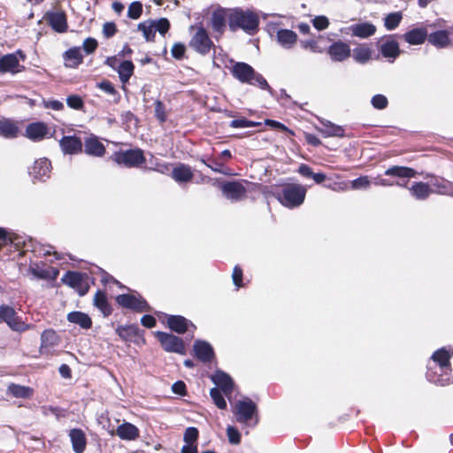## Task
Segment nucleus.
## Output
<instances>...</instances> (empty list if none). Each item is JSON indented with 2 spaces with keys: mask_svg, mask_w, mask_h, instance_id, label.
Returning a JSON list of instances; mask_svg holds the SVG:
<instances>
[{
  "mask_svg": "<svg viewBox=\"0 0 453 453\" xmlns=\"http://www.w3.org/2000/svg\"><path fill=\"white\" fill-rule=\"evenodd\" d=\"M453 356V348L443 347L437 349L431 357L432 363L428 364L426 378L429 381L446 386L451 383L450 358Z\"/></svg>",
  "mask_w": 453,
  "mask_h": 453,
  "instance_id": "nucleus-1",
  "label": "nucleus"
},
{
  "mask_svg": "<svg viewBox=\"0 0 453 453\" xmlns=\"http://www.w3.org/2000/svg\"><path fill=\"white\" fill-rule=\"evenodd\" d=\"M259 25L258 16L250 10L240 8L231 9L230 13V30L236 31L242 29L249 35L257 33Z\"/></svg>",
  "mask_w": 453,
  "mask_h": 453,
  "instance_id": "nucleus-2",
  "label": "nucleus"
},
{
  "mask_svg": "<svg viewBox=\"0 0 453 453\" xmlns=\"http://www.w3.org/2000/svg\"><path fill=\"white\" fill-rule=\"evenodd\" d=\"M61 283H108V274L102 268L93 265L87 271H68Z\"/></svg>",
  "mask_w": 453,
  "mask_h": 453,
  "instance_id": "nucleus-3",
  "label": "nucleus"
},
{
  "mask_svg": "<svg viewBox=\"0 0 453 453\" xmlns=\"http://www.w3.org/2000/svg\"><path fill=\"white\" fill-rule=\"evenodd\" d=\"M231 72L233 76L242 83L257 86L261 89L271 91V88L265 79L260 73H256L252 66L246 63H235Z\"/></svg>",
  "mask_w": 453,
  "mask_h": 453,
  "instance_id": "nucleus-4",
  "label": "nucleus"
},
{
  "mask_svg": "<svg viewBox=\"0 0 453 453\" xmlns=\"http://www.w3.org/2000/svg\"><path fill=\"white\" fill-rule=\"evenodd\" d=\"M307 193L305 186L296 183L285 185L278 196L280 203L287 208L299 207L304 202Z\"/></svg>",
  "mask_w": 453,
  "mask_h": 453,
  "instance_id": "nucleus-5",
  "label": "nucleus"
},
{
  "mask_svg": "<svg viewBox=\"0 0 453 453\" xmlns=\"http://www.w3.org/2000/svg\"><path fill=\"white\" fill-rule=\"evenodd\" d=\"M0 322H4L15 332L23 333L35 328V324L24 322L13 307L7 304L0 305Z\"/></svg>",
  "mask_w": 453,
  "mask_h": 453,
  "instance_id": "nucleus-6",
  "label": "nucleus"
},
{
  "mask_svg": "<svg viewBox=\"0 0 453 453\" xmlns=\"http://www.w3.org/2000/svg\"><path fill=\"white\" fill-rule=\"evenodd\" d=\"M233 412L239 423L246 426L253 422V426L257 423V406L250 398H244L235 403Z\"/></svg>",
  "mask_w": 453,
  "mask_h": 453,
  "instance_id": "nucleus-7",
  "label": "nucleus"
},
{
  "mask_svg": "<svg viewBox=\"0 0 453 453\" xmlns=\"http://www.w3.org/2000/svg\"><path fill=\"white\" fill-rule=\"evenodd\" d=\"M116 302L123 309L135 313H142L151 310L147 301L137 292L119 295L116 297Z\"/></svg>",
  "mask_w": 453,
  "mask_h": 453,
  "instance_id": "nucleus-8",
  "label": "nucleus"
},
{
  "mask_svg": "<svg viewBox=\"0 0 453 453\" xmlns=\"http://www.w3.org/2000/svg\"><path fill=\"white\" fill-rule=\"evenodd\" d=\"M28 273L36 280H55L59 271L52 266H48L44 262H31Z\"/></svg>",
  "mask_w": 453,
  "mask_h": 453,
  "instance_id": "nucleus-9",
  "label": "nucleus"
},
{
  "mask_svg": "<svg viewBox=\"0 0 453 453\" xmlns=\"http://www.w3.org/2000/svg\"><path fill=\"white\" fill-rule=\"evenodd\" d=\"M156 335L165 351L185 354V346L180 337L163 332H156Z\"/></svg>",
  "mask_w": 453,
  "mask_h": 453,
  "instance_id": "nucleus-10",
  "label": "nucleus"
},
{
  "mask_svg": "<svg viewBox=\"0 0 453 453\" xmlns=\"http://www.w3.org/2000/svg\"><path fill=\"white\" fill-rule=\"evenodd\" d=\"M212 45V41L203 27H198L189 42V46L202 55L209 53Z\"/></svg>",
  "mask_w": 453,
  "mask_h": 453,
  "instance_id": "nucleus-11",
  "label": "nucleus"
},
{
  "mask_svg": "<svg viewBox=\"0 0 453 453\" xmlns=\"http://www.w3.org/2000/svg\"><path fill=\"white\" fill-rule=\"evenodd\" d=\"M60 343V337L52 328L45 329L41 334L40 354L49 357L53 354L54 349Z\"/></svg>",
  "mask_w": 453,
  "mask_h": 453,
  "instance_id": "nucleus-12",
  "label": "nucleus"
},
{
  "mask_svg": "<svg viewBox=\"0 0 453 453\" xmlns=\"http://www.w3.org/2000/svg\"><path fill=\"white\" fill-rule=\"evenodd\" d=\"M18 56H19L22 60L25 59V55L20 50H17L15 53L0 56V73H17L20 72L24 67L19 65Z\"/></svg>",
  "mask_w": 453,
  "mask_h": 453,
  "instance_id": "nucleus-13",
  "label": "nucleus"
},
{
  "mask_svg": "<svg viewBox=\"0 0 453 453\" xmlns=\"http://www.w3.org/2000/svg\"><path fill=\"white\" fill-rule=\"evenodd\" d=\"M230 13L231 9L217 8L212 11L210 18V26L215 33L222 35L226 29V23L230 27Z\"/></svg>",
  "mask_w": 453,
  "mask_h": 453,
  "instance_id": "nucleus-14",
  "label": "nucleus"
},
{
  "mask_svg": "<svg viewBox=\"0 0 453 453\" xmlns=\"http://www.w3.org/2000/svg\"><path fill=\"white\" fill-rule=\"evenodd\" d=\"M24 237L25 242H22L21 247L24 249L25 252L31 251L41 257H47L53 254L56 259H60V256L57 251L54 250L52 246L36 242L31 237Z\"/></svg>",
  "mask_w": 453,
  "mask_h": 453,
  "instance_id": "nucleus-15",
  "label": "nucleus"
},
{
  "mask_svg": "<svg viewBox=\"0 0 453 453\" xmlns=\"http://www.w3.org/2000/svg\"><path fill=\"white\" fill-rule=\"evenodd\" d=\"M50 161L42 157L35 161L34 165L29 169V174L34 180L45 181L50 176Z\"/></svg>",
  "mask_w": 453,
  "mask_h": 453,
  "instance_id": "nucleus-16",
  "label": "nucleus"
},
{
  "mask_svg": "<svg viewBox=\"0 0 453 453\" xmlns=\"http://www.w3.org/2000/svg\"><path fill=\"white\" fill-rule=\"evenodd\" d=\"M221 191L226 199L239 201L246 195V188L239 181H227L221 185Z\"/></svg>",
  "mask_w": 453,
  "mask_h": 453,
  "instance_id": "nucleus-17",
  "label": "nucleus"
},
{
  "mask_svg": "<svg viewBox=\"0 0 453 453\" xmlns=\"http://www.w3.org/2000/svg\"><path fill=\"white\" fill-rule=\"evenodd\" d=\"M115 161L127 166H138L144 161L141 150H130L120 154H115Z\"/></svg>",
  "mask_w": 453,
  "mask_h": 453,
  "instance_id": "nucleus-18",
  "label": "nucleus"
},
{
  "mask_svg": "<svg viewBox=\"0 0 453 453\" xmlns=\"http://www.w3.org/2000/svg\"><path fill=\"white\" fill-rule=\"evenodd\" d=\"M46 19L56 32L64 33L67 30L66 16L64 12H49Z\"/></svg>",
  "mask_w": 453,
  "mask_h": 453,
  "instance_id": "nucleus-19",
  "label": "nucleus"
},
{
  "mask_svg": "<svg viewBox=\"0 0 453 453\" xmlns=\"http://www.w3.org/2000/svg\"><path fill=\"white\" fill-rule=\"evenodd\" d=\"M328 54L334 61H343L350 56L349 46L343 42H336L328 49Z\"/></svg>",
  "mask_w": 453,
  "mask_h": 453,
  "instance_id": "nucleus-20",
  "label": "nucleus"
},
{
  "mask_svg": "<svg viewBox=\"0 0 453 453\" xmlns=\"http://www.w3.org/2000/svg\"><path fill=\"white\" fill-rule=\"evenodd\" d=\"M59 145L64 154H77L82 150V142L75 136H64Z\"/></svg>",
  "mask_w": 453,
  "mask_h": 453,
  "instance_id": "nucleus-21",
  "label": "nucleus"
},
{
  "mask_svg": "<svg viewBox=\"0 0 453 453\" xmlns=\"http://www.w3.org/2000/svg\"><path fill=\"white\" fill-rule=\"evenodd\" d=\"M116 434L124 441H135L140 436V430L129 422H123L117 427Z\"/></svg>",
  "mask_w": 453,
  "mask_h": 453,
  "instance_id": "nucleus-22",
  "label": "nucleus"
},
{
  "mask_svg": "<svg viewBox=\"0 0 453 453\" xmlns=\"http://www.w3.org/2000/svg\"><path fill=\"white\" fill-rule=\"evenodd\" d=\"M212 381L219 388V389L229 397V395L233 391L234 382L232 379L225 372L218 371L211 377Z\"/></svg>",
  "mask_w": 453,
  "mask_h": 453,
  "instance_id": "nucleus-23",
  "label": "nucleus"
},
{
  "mask_svg": "<svg viewBox=\"0 0 453 453\" xmlns=\"http://www.w3.org/2000/svg\"><path fill=\"white\" fill-rule=\"evenodd\" d=\"M73 449L75 453H83L87 446L85 433L80 428L71 429L69 432Z\"/></svg>",
  "mask_w": 453,
  "mask_h": 453,
  "instance_id": "nucleus-24",
  "label": "nucleus"
},
{
  "mask_svg": "<svg viewBox=\"0 0 453 453\" xmlns=\"http://www.w3.org/2000/svg\"><path fill=\"white\" fill-rule=\"evenodd\" d=\"M193 348L196 357L202 362H210L214 356L212 347L207 342L196 341Z\"/></svg>",
  "mask_w": 453,
  "mask_h": 453,
  "instance_id": "nucleus-25",
  "label": "nucleus"
},
{
  "mask_svg": "<svg viewBox=\"0 0 453 453\" xmlns=\"http://www.w3.org/2000/svg\"><path fill=\"white\" fill-rule=\"evenodd\" d=\"M48 134V127L42 122L29 124L26 128V136L32 141H41Z\"/></svg>",
  "mask_w": 453,
  "mask_h": 453,
  "instance_id": "nucleus-26",
  "label": "nucleus"
},
{
  "mask_svg": "<svg viewBox=\"0 0 453 453\" xmlns=\"http://www.w3.org/2000/svg\"><path fill=\"white\" fill-rule=\"evenodd\" d=\"M64 63L66 67L76 68L83 61V55L80 47H73L66 50L64 55Z\"/></svg>",
  "mask_w": 453,
  "mask_h": 453,
  "instance_id": "nucleus-27",
  "label": "nucleus"
},
{
  "mask_svg": "<svg viewBox=\"0 0 453 453\" xmlns=\"http://www.w3.org/2000/svg\"><path fill=\"white\" fill-rule=\"evenodd\" d=\"M316 128L325 137H342L344 135V130L342 127L327 120H321L319 126Z\"/></svg>",
  "mask_w": 453,
  "mask_h": 453,
  "instance_id": "nucleus-28",
  "label": "nucleus"
},
{
  "mask_svg": "<svg viewBox=\"0 0 453 453\" xmlns=\"http://www.w3.org/2000/svg\"><path fill=\"white\" fill-rule=\"evenodd\" d=\"M347 29L352 35L360 38H367L372 35L376 31L375 26L368 22L354 24Z\"/></svg>",
  "mask_w": 453,
  "mask_h": 453,
  "instance_id": "nucleus-29",
  "label": "nucleus"
},
{
  "mask_svg": "<svg viewBox=\"0 0 453 453\" xmlns=\"http://www.w3.org/2000/svg\"><path fill=\"white\" fill-rule=\"evenodd\" d=\"M380 51L384 58L394 61L400 53L398 42L392 38L387 39L381 42Z\"/></svg>",
  "mask_w": 453,
  "mask_h": 453,
  "instance_id": "nucleus-30",
  "label": "nucleus"
},
{
  "mask_svg": "<svg viewBox=\"0 0 453 453\" xmlns=\"http://www.w3.org/2000/svg\"><path fill=\"white\" fill-rule=\"evenodd\" d=\"M278 43L285 49H291L297 42V35L289 29H280L276 35Z\"/></svg>",
  "mask_w": 453,
  "mask_h": 453,
  "instance_id": "nucleus-31",
  "label": "nucleus"
},
{
  "mask_svg": "<svg viewBox=\"0 0 453 453\" xmlns=\"http://www.w3.org/2000/svg\"><path fill=\"white\" fill-rule=\"evenodd\" d=\"M7 394L15 398L29 399L34 395V389L28 386L11 383L8 385Z\"/></svg>",
  "mask_w": 453,
  "mask_h": 453,
  "instance_id": "nucleus-32",
  "label": "nucleus"
},
{
  "mask_svg": "<svg viewBox=\"0 0 453 453\" xmlns=\"http://www.w3.org/2000/svg\"><path fill=\"white\" fill-rule=\"evenodd\" d=\"M22 242H25V237L7 231L5 228L0 227V246L12 244L17 248H20Z\"/></svg>",
  "mask_w": 453,
  "mask_h": 453,
  "instance_id": "nucleus-33",
  "label": "nucleus"
},
{
  "mask_svg": "<svg viewBox=\"0 0 453 453\" xmlns=\"http://www.w3.org/2000/svg\"><path fill=\"white\" fill-rule=\"evenodd\" d=\"M67 320L70 323L80 326L83 329H89L92 326V319L82 311H71L67 314Z\"/></svg>",
  "mask_w": 453,
  "mask_h": 453,
  "instance_id": "nucleus-34",
  "label": "nucleus"
},
{
  "mask_svg": "<svg viewBox=\"0 0 453 453\" xmlns=\"http://www.w3.org/2000/svg\"><path fill=\"white\" fill-rule=\"evenodd\" d=\"M189 324L191 323L182 316L171 315L167 318L168 326L178 334L185 333Z\"/></svg>",
  "mask_w": 453,
  "mask_h": 453,
  "instance_id": "nucleus-35",
  "label": "nucleus"
},
{
  "mask_svg": "<svg viewBox=\"0 0 453 453\" xmlns=\"http://www.w3.org/2000/svg\"><path fill=\"white\" fill-rule=\"evenodd\" d=\"M172 177L179 183L188 182L192 179L193 172L188 165L180 164L173 168Z\"/></svg>",
  "mask_w": 453,
  "mask_h": 453,
  "instance_id": "nucleus-36",
  "label": "nucleus"
},
{
  "mask_svg": "<svg viewBox=\"0 0 453 453\" xmlns=\"http://www.w3.org/2000/svg\"><path fill=\"white\" fill-rule=\"evenodd\" d=\"M428 42L437 47V48H445L449 42V34L445 30H439L434 33H431L427 35Z\"/></svg>",
  "mask_w": 453,
  "mask_h": 453,
  "instance_id": "nucleus-37",
  "label": "nucleus"
},
{
  "mask_svg": "<svg viewBox=\"0 0 453 453\" xmlns=\"http://www.w3.org/2000/svg\"><path fill=\"white\" fill-rule=\"evenodd\" d=\"M427 37L425 28H414L403 35L404 40L411 45L422 44Z\"/></svg>",
  "mask_w": 453,
  "mask_h": 453,
  "instance_id": "nucleus-38",
  "label": "nucleus"
},
{
  "mask_svg": "<svg viewBox=\"0 0 453 453\" xmlns=\"http://www.w3.org/2000/svg\"><path fill=\"white\" fill-rule=\"evenodd\" d=\"M85 153L92 156L100 157L103 156L105 149L102 142L97 138L90 137L85 141Z\"/></svg>",
  "mask_w": 453,
  "mask_h": 453,
  "instance_id": "nucleus-39",
  "label": "nucleus"
},
{
  "mask_svg": "<svg viewBox=\"0 0 453 453\" xmlns=\"http://www.w3.org/2000/svg\"><path fill=\"white\" fill-rule=\"evenodd\" d=\"M409 189L411 196L418 200L426 199L433 192L428 184L424 182H416Z\"/></svg>",
  "mask_w": 453,
  "mask_h": 453,
  "instance_id": "nucleus-40",
  "label": "nucleus"
},
{
  "mask_svg": "<svg viewBox=\"0 0 453 453\" xmlns=\"http://www.w3.org/2000/svg\"><path fill=\"white\" fill-rule=\"evenodd\" d=\"M118 334L120 338L129 342L141 338L140 329L136 325L121 326L118 329Z\"/></svg>",
  "mask_w": 453,
  "mask_h": 453,
  "instance_id": "nucleus-41",
  "label": "nucleus"
},
{
  "mask_svg": "<svg viewBox=\"0 0 453 453\" xmlns=\"http://www.w3.org/2000/svg\"><path fill=\"white\" fill-rule=\"evenodd\" d=\"M17 125L10 119H0V134L5 138H14L18 135Z\"/></svg>",
  "mask_w": 453,
  "mask_h": 453,
  "instance_id": "nucleus-42",
  "label": "nucleus"
},
{
  "mask_svg": "<svg viewBox=\"0 0 453 453\" xmlns=\"http://www.w3.org/2000/svg\"><path fill=\"white\" fill-rule=\"evenodd\" d=\"M95 305L102 311L104 317L111 315V307L108 303L106 295L104 292L98 290L94 298Z\"/></svg>",
  "mask_w": 453,
  "mask_h": 453,
  "instance_id": "nucleus-43",
  "label": "nucleus"
},
{
  "mask_svg": "<svg viewBox=\"0 0 453 453\" xmlns=\"http://www.w3.org/2000/svg\"><path fill=\"white\" fill-rule=\"evenodd\" d=\"M134 64L129 60H125L121 62L118 67V73L119 80L123 83V87L128 81L129 78L134 73Z\"/></svg>",
  "mask_w": 453,
  "mask_h": 453,
  "instance_id": "nucleus-44",
  "label": "nucleus"
},
{
  "mask_svg": "<svg viewBox=\"0 0 453 453\" xmlns=\"http://www.w3.org/2000/svg\"><path fill=\"white\" fill-rule=\"evenodd\" d=\"M432 185L434 188L433 192L439 195L453 196V182L446 180H435Z\"/></svg>",
  "mask_w": 453,
  "mask_h": 453,
  "instance_id": "nucleus-45",
  "label": "nucleus"
},
{
  "mask_svg": "<svg viewBox=\"0 0 453 453\" xmlns=\"http://www.w3.org/2000/svg\"><path fill=\"white\" fill-rule=\"evenodd\" d=\"M415 170L405 166H392L386 170L385 174L399 178H411L415 176Z\"/></svg>",
  "mask_w": 453,
  "mask_h": 453,
  "instance_id": "nucleus-46",
  "label": "nucleus"
},
{
  "mask_svg": "<svg viewBox=\"0 0 453 453\" xmlns=\"http://www.w3.org/2000/svg\"><path fill=\"white\" fill-rule=\"evenodd\" d=\"M371 50L369 48L361 46L353 50V58L361 64L366 63L371 58Z\"/></svg>",
  "mask_w": 453,
  "mask_h": 453,
  "instance_id": "nucleus-47",
  "label": "nucleus"
},
{
  "mask_svg": "<svg viewBox=\"0 0 453 453\" xmlns=\"http://www.w3.org/2000/svg\"><path fill=\"white\" fill-rule=\"evenodd\" d=\"M138 29L142 32L144 38L150 41L154 38L156 31L152 20H147L138 25Z\"/></svg>",
  "mask_w": 453,
  "mask_h": 453,
  "instance_id": "nucleus-48",
  "label": "nucleus"
},
{
  "mask_svg": "<svg viewBox=\"0 0 453 453\" xmlns=\"http://www.w3.org/2000/svg\"><path fill=\"white\" fill-rule=\"evenodd\" d=\"M401 12H392L387 15L384 20V25L388 30H393L398 27L402 20Z\"/></svg>",
  "mask_w": 453,
  "mask_h": 453,
  "instance_id": "nucleus-49",
  "label": "nucleus"
},
{
  "mask_svg": "<svg viewBox=\"0 0 453 453\" xmlns=\"http://www.w3.org/2000/svg\"><path fill=\"white\" fill-rule=\"evenodd\" d=\"M66 104L69 108L81 111L84 108V102L78 95H71L66 98Z\"/></svg>",
  "mask_w": 453,
  "mask_h": 453,
  "instance_id": "nucleus-50",
  "label": "nucleus"
},
{
  "mask_svg": "<svg viewBox=\"0 0 453 453\" xmlns=\"http://www.w3.org/2000/svg\"><path fill=\"white\" fill-rule=\"evenodd\" d=\"M210 395L214 402L219 409L226 408V402L225 401L223 395L220 393V390L217 388H213L211 389Z\"/></svg>",
  "mask_w": 453,
  "mask_h": 453,
  "instance_id": "nucleus-51",
  "label": "nucleus"
},
{
  "mask_svg": "<svg viewBox=\"0 0 453 453\" xmlns=\"http://www.w3.org/2000/svg\"><path fill=\"white\" fill-rule=\"evenodd\" d=\"M142 12V4L140 2H133L127 11V16L130 19H137L141 17Z\"/></svg>",
  "mask_w": 453,
  "mask_h": 453,
  "instance_id": "nucleus-52",
  "label": "nucleus"
},
{
  "mask_svg": "<svg viewBox=\"0 0 453 453\" xmlns=\"http://www.w3.org/2000/svg\"><path fill=\"white\" fill-rule=\"evenodd\" d=\"M226 435L229 443L238 445L241 442V434L234 426H228L226 427Z\"/></svg>",
  "mask_w": 453,
  "mask_h": 453,
  "instance_id": "nucleus-53",
  "label": "nucleus"
},
{
  "mask_svg": "<svg viewBox=\"0 0 453 453\" xmlns=\"http://www.w3.org/2000/svg\"><path fill=\"white\" fill-rule=\"evenodd\" d=\"M97 41L95 38L88 37L86 38L81 46V50H83L86 54L89 55L93 53L97 48Z\"/></svg>",
  "mask_w": 453,
  "mask_h": 453,
  "instance_id": "nucleus-54",
  "label": "nucleus"
},
{
  "mask_svg": "<svg viewBox=\"0 0 453 453\" xmlns=\"http://www.w3.org/2000/svg\"><path fill=\"white\" fill-rule=\"evenodd\" d=\"M259 123L248 120L246 119H234L230 122V127L233 128H245L257 127Z\"/></svg>",
  "mask_w": 453,
  "mask_h": 453,
  "instance_id": "nucleus-55",
  "label": "nucleus"
},
{
  "mask_svg": "<svg viewBox=\"0 0 453 453\" xmlns=\"http://www.w3.org/2000/svg\"><path fill=\"white\" fill-rule=\"evenodd\" d=\"M350 187L352 189H366L370 187V180L367 176L359 177L351 181Z\"/></svg>",
  "mask_w": 453,
  "mask_h": 453,
  "instance_id": "nucleus-56",
  "label": "nucleus"
},
{
  "mask_svg": "<svg viewBox=\"0 0 453 453\" xmlns=\"http://www.w3.org/2000/svg\"><path fill=\"white\" fill-rule=\"evenodd\" d=\"M153 25L155 26V31L158 32L160 35H165L170 27V23L168 19L162 18L157 20H152Z\"/></svg>",
  "mask_w": 453,
  "mask_h": 453,
  "instance_id": "nucleus-57",
  "label": "nucleus"
},
{
  "mask_svg": "<svg viewBox=\"0 0 453 453\" xmlns=\"http://www.w3.org/2000/svg\"><path fill=\"white\" fill-rule=\"evenodd\" d=\"M198 438V430L196 427H188L184 433V441L186 444H196Z\"/></svg>",
  "mask_w": 453,
  "mask_h": 453,
  "instance_id": "nucleus-58",
  "label": "nucleus"
},
{
  "mask_svg": "<svg viewBox=\"0 0 453 453\" xmlns=\"http://www.w3.org/2000/svg\"><path fill=\"white\" fill-rule=\"evenodd\" d=\"M325 187L335 192H343L349 189V183L342 180H335L326 184Z\"/></svg>",
  "mask_w": 453,
  "mask_h": 453,
  "instance_id": "nucleus-59",
  "label": "nucleus"
},
{
  "mask_svg": "<svg viewBox=\"0 0 453 453\" xmlns=\"http://www.w3.org/2000/svg\"><path fill=\"white\" fill-rule=\"evenodd\" d=\"M312 25L317 30L322 31L328 27L329 20L326 16H316L312 19Z\"/></svg>",
  "mask_w": 453,
  "mask_h": 453,
  "instance_id": "nucleus-60",
  "label": "nucleus"
},
{
  "mask_svg": "<svg viewBox=\"0 0 453 453\" xmlns=\"http://www.w3.org/2000/svg\"><path fill=\"white\" fill-rule=\"evenodd\" d=\"M372 104L374 108L382 110L385 109L388 105V99L385 96L378 94L372 96Z\"/></svg>",
  "mask_w": 453,
  "mask_h": 453,
  "instance_id": "nucleus-61",
  "label": "nucleus"
},
{
  "mask_svg": "<svg viewBox=\"0 0 453 453\" xmlns=\"http://www.w3.org/2000/svg\"><path fill=\"white\" fill-rule=\"evenodd\" d=\"M155 115L160 120V122H164L166 119L164 104L159 100L156 101L155 103Z\"/></svg>",
  "mask_w": 453,
  "mask_h": 453,
  "instance_id": "nucleus-62",
  "label": "nucleus"
},
{
  "mask_svg": "<svg viewBox=\"0 0 453 453\" xmlns=\"http://www.w3.org/2000/svg\"><path fill=\"white\" fill-rule=\"evenodd\" d=\"M42 104L46 109L54 111H61L64 109V104L58 100H43Z\"/></svg>",
  "mask_w": 453,
  "mask_h": 453,
  "instance_id": "nucleus-63",
  "label": "nucleus"
},
{
  "mask_svg": "<svg viewBox=\"0 0 453 453\" xmlns=\"http://www.w3.org/2000/svg\"><path fill=\"white\" fill-rule=\"evenodd\" d=\"M185 45L182 43H175L171 50L172 56L177 59H180L185 54Z\"/></svg>",
  "mask_w": 453,
  "mask_h": 453,
  "instance_id": "nucleus-64",
  "label": "nucleus"
}]
</instances>
